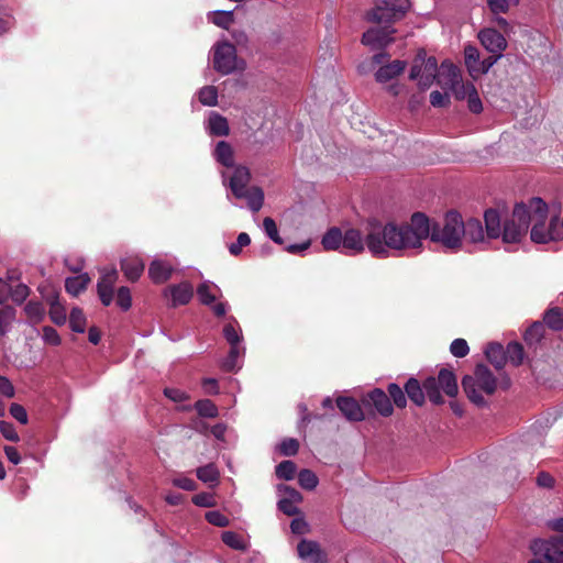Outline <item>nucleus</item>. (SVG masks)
Listing matches in <instances>:
<instances>
[{"label":"nucleus","instance_id":"1","mask_svg":"<svg viewBox=\"0 0 563 563\" xmlns=\"http://www.w3.org/2000/svg\"><path fill=\"white\" fill-rule=\"evenodd\" d=\"M432 242L441 243L445 249L457 251L462 246L463 219L454 210L446 212L443 223H430L422 212H415L410 222L397 224L383 223L379 220L369 222L367 235L368 251L375 257H387L389 250L406 251L420 249L427 238Z\"/></svg>","mask_w":563,"mask_h":563},{"label":"nucleus","instance_id":"2","mask_svg":"<svg viewBox=\"0 0 563 563\" xmlns=\"http://www.w3.org/2000/svg\"><path fill=\"white\" fill-rule=\"evenodd\" d=\"M404 389L408 397L416 406L421 407L429 399L435 406L443 405L444 398L441 390L448 397H455L459 393V386L455 374L448 368H441L438 376H429L422 383L417 378L410 377Z\"/></svg>","mask_w":563,"mask_h":563},{"label":"nucleus","instance_id":"3","mask_svg":"<svg viewBox=\"0 0 563 563\" xmlns=\"http://www.w3.org/2000/svg\"><path fill=\"white\" fill-rule=\"evenodd\" d=\"M527 207L531 214V221H533L530 232L532 242L544 244L550 241H560L563 239V232L559 227V217L555 216L551 218L549 227L545 228L549 209L548 205L541 198H531Z\"/></svg>","mask_w":563,"mask_h":563},{"label":"nucleus","instance_id":"4","mask_svg":"<svg viewBox=\"0 0 563 563\" xmlns=\"http://www.w3.org/2000/svg\"><path fill=\"white\" fill-rule=\"evenodd\" d=\"M462 388L471 402L486 407L488 404L482 393L493 395L497 389V378L486 365L477 364L472 375L462 378Z\"/></svg>","mask_w":563,"mask_h":563},{"label":"nucleus","instance_id":"5","mask_svg":"<svg viewBox=\"0 0 563 563\" xmlns=\"http://www.w3.org/2000/svg\"><path fill=\"white\" fill-rule=\"evenodd\" d=\"M250 181V169L246 166L239 165L234 168L233 175L229 181V187L235 198L245 199L247 207L253 212H258L264 203V191L258 186L249 187Z\"/></svg>","mask_w":563,"mask_h":563},{"label":"nucleus","instance_id":"6","mask_svg":"<svg viewBox=\"0 0 563 563\" xmlns=\"http://www.w3.org/2000/svg\"><path fill=\"white\" fill-rule=\"evenodd\" d=\"M410 8L409 0H375L366 14L368 22L391 25L401 20Z\"/></svg>","mask_w":563,"mask_h":563},{"label":"nucleus","instance_id":"7","mask_svg":"<svg viewBox=\"0 0 563 563\" xmlns=\"http://www.w3.org/2000/svg\"><path fill=\"white\" fill-rule=\"evenodd\" d=\"M531 214L526 203H516L510 219L505 220L500 236L505 243H518L527 234Z\"/></svg>","mask_w":563,"mask_h":563},{"label":"nucleus","instance_id":"8","mask_svg":"<svg viewBox=\"0 0 563 563\" xmlns=\"http://www.w3.org/2000/svg\"><path fill=\"white\" fill-rule=\"evenodd\" d=\"M438 76V62L433 56H427L423 48L419 49L412 60L409 74L410 80H418L421 90L428 89Z\"/></svg>","mask_w":563,"mask_h":563},{"label":"nucleus","instance_id":"9","mask_svg":"<svg viewBox=\"0 0 563 563\" xmlns=\"http://www.w3.org/2000/svg\"><path fill=\"white\" fill-rule=\"evenodd\" d=\"M213 68L221 75H229L235 70H243L245 63L239 59L236 48L229 42H220L213 47Z\"/></svg>","mask_w":563,"mask_h":563},{"label":"nucleus","instance_id":"10","mask_svg":"<svg viewBox=\"0 0 563 563\" xmlns=\"http://www.w3.org/2000/svg\"><path fill=\"white\" fill-rule=\"evenodd\" d=\"M438 84L449 86L457 100L466 99L471 93L468 87H475L471 81L463 82L459 67L446 63L441 65Z\"/></svg>","mask_w":563,"mask_h":563},{"label":"nucleus","instance_id":"11","mask_svg":"<svg viewBox=\"0 0 563 563\" xmlns=\"http://www.w3.org/2000/svg\"><path fill=\"white\" fill-rule=\"evenodd\" d=\"M363 406L367 416L373 415V409L383 417H389L394 412L389 396L380 388H374L363 396Z\"/></svg>","mask_w":563,"mask_h":563},{"label":"nucleus","instance_id":"12","mask_svg":"<svg viewBox=\"0 0 563 563\" xmlns=\"http://www.w3.org/2000/svg\"><path fill=\"white\" fill-rule=\"evenodd\" d=\"M532 549L536 554L543 556L548 563H563V543L560 537L536 541Z\"/></svg>","mask_w":563,"mask_h":563},{"label":"nucleus","instance_id":"13","mask_svg":"<svg viewBox=\"0 0 563 563\" xmlns=\"http://www.w3.org/2000/svg\"><path fill=\"white\" fill-rule=\"evenodd\" d=\"M376 220L371 218L366 223V235L363 238L362 232L357 229H347L343 233L342 252L344 254H360L367 245V235L369 232V222ZM368 249V246H366Z\"/></svg>","mask_w":563,"mask_h":563},{"label":"nucleus","instance_id":"14","mask_svg":"<svg viewBox=\"0 0 563 563\" xmlns=\"http://www.w3.org/2000/svg\"><path fill=\"white\" fill-rule=\"evenodd\" d=\"M396 30L391 25L368 29L362 36V43L372 48H383L390 44Z\"/></svg>","mask_w":563,"mask_h":563},{"label":"nucleus","instance_id":"15","mask_svg":"<svg viewBox=\"0 0 563 563\" xmlns=\"http://www.w3.org/2000/svg\"><path fill=\"white\" fill-rule=\"evenodd\" d=\"M335 402L342 415L350 421H362L367 417L363 399L358 402L353 397L340 396Z\"/></svg>","mask_w":563,"mask_h":563},{"label":"nucleus","instance_id":"16","mask_svg":"<svg viewBox=\"0 0 563 563\" xmlns=\"http://www.w3.org/2000/svg\"><path fill=\"white\" fill-rule=\"evenodd\" d=\"M118 279L115 268L103 269L97 284L98 296L103 306L108 307L113 300V286Z\"/></svg>","mask_w":563,"mask_h":563},{"label":"nucleus","instance_id":"17","mask_svg":"<svg viewBox=\"0 0 563 563\" xmlns=\"http://www.w3.org/2000/svg\"><path fill=\"white\" fill-rule=\"evenodd\" d=\"M478 38L482 45L490 53L497 54L498 56L507 47V41L505 36L496 31L495 29H484L478 33Z\"/></svg>","mask_w":563,"mask_h":563},{"label":"nucleus","instance_id":"18","mask_svg":"<svg viewBox=\"0 0 563 563\" xmlns=\"http://www.w3.org/2000/svg\"><path fill=\"white\" fill-rule=\"evenodd\" d=\"M164 292L165 296H170L172 307L185 306L194 297V287L189 282H181L177 285H169Z\"/></svg>","mask_w":563,"mask_h":563},{"label":"nucleus","instance_id":"19","mask_svg":"<svg viewBox=\"0 0 563 563\" xmlns=\"http://www.w3.org/2000/svg\"><path fill=\"white\" fill-rule=\"evenodd\" d=\"M407 67V62L395 59L389 64L383 65L375 73L377 82L385 84L404 73Z\"/></svg>","mask_w":563,"mask_h":563},{"label":"nucleus","instance_id":"20","mask_svg":"<svg viewBox=\"0 0 563 563\" xmlns=\"http://www.w3.org/2000/svg\"><path fill=\"white\" fill-rule=\"evenodd\" d=\"M145 268L144 262L139 256H129L121 261V271L132 283L136 282Z\"/></svg>","mask_w":563,"mask_h":563},{"label":"nucleus","instance_id":"21","mask_svg":"<svg viewBox=\"0 0 563 563\" xmlns=\"http://www.w3.org/2000/svg\"><path fill=\"white\" fill-rule=\"evenodd\" d=\"M173 273V267L161 260H154L148 267V276L155 284L167 282Z\"/></svg>","mask_w":563,"mask_h":563},{"label":"nucleus","instance_id":"22","mask_svg":"<svg viewBox=\"0 0 563 563\" xmlns=\"http://www.w3.org/2000/svg\"><path fill=\"white\" fill-rule=\"evenodd\" d=\"M297 551L302 559H311L313 563H322L323 552L316 541L301 540L297 545Z\"/></svg>","mask_w":563,"mask_h":563},{"label":"nucleus","instance_id":"23","mask_svg":"<svg viewBox=\"0 0 563 563\" xmlns=\"http://www.w3.org/2000/svg\"><path fill=\"white\" fill-rule=\"evenodd\" d=\"M486 234L489 239H497L501 234V220L497 210L488 209L484 213Z\"/></svg>","mask_w":563,"mask_h":563},{"label":"nucleus","instance_id":"24","mask_svg":"<svg viewBox=\"0 0 563 563\" xmlns=\"http://www.w3.org/2000/svg\"><path fill=\"white\" fill-rule=\"evenodd\" d=\"M487 360L494 365L496 369L504 368L506 364V353L501 344L492 342L485 350Z\"/></svg>","mask_w":563,"mask_h":563},{"label":"nucleus","instance_id":"25","mask_svg":"<svg viewBox=\"0 0 563 563\" xmlns=\"http://www.w3.org/2000/svg\"><path fill=\"white\" fill-rule=\"evenodd\" d=\"M463 238L473 243L483 241L484 229L478 219L471 218L466 222L463 221Z\"/></svg>","mask_w":563,"mask_h":563},{"label":"nucleus","instance_id":"26","mask_svg":"<svg viewBox=\"0 0 563 563\" xmlns=\"http://www.w3.org/2000/svg\"><path fill=\"white\" fill-rule=\"evenodd\" d=\"M343 233L340 228H330L322 236L321 244L325 251H336L342 246Z\"/></svg>","mask_w":563,"mask_h":563},{"label":"nucleus","instance_id":"27","mask_svg":"<svg viewBox=\"0 0 563 563\" xmlns=\"http://www.w3.org/2000/svg\"><path fill=\"white\" fill-rule=\"evenodd\" d=\"M15 313L14 307L5 303L2 298H0V335H5L9 332L15 319Z\"/></svg>","mask_w":563,"mask_h":563},{"label":"nucleus","instance_id":"28","mask_svg":"<svg viewBox=\"0 0 563 563\" xmlns=\"http://www.w3.org/2000/svg\"><path fill=\"white\" fill-rule=\"evenodd\" d=\"M208 125L210 134L216 136H227L230 133L229 122L227 118L219 113H212L209 117Z\"/></svg>","mask_w":563,"mask_h":563},{"label":"nucleus","instance_id":"29","mask_svg":"<svg viewBox=\"0 0 563 563\" xmlns=\"http://www.w3.org/2000/svg\"><path fill=\"white\" fill-rule=\"evenodd\" d=\"M90 283V277L88 274H80L78 276L68 277L65 280V289L68 294L73 296H78L81 291H84L88 284Z\"/></svg>","mask_w":563,"mask_h":563},{"label":"nucleus","instance_id":"30","mask_svg":"<svg viewBox=\"0 0 563 563\" xmlns=\"http://www.w3.org/2000/svg\"><path fill=\"white\" fill-rule=\"evenodd\" d=\"M214 156L217 161L225 166V167H233L234 165V156H233V150L232 146L225 142L220 141L214 150Z\"/></svg>","mask_w":563,"mask_h":563},{"label":"nucleus","instance_id":"31","mask_svg":"<svg viewBox=\"0 0 563 563\" xmlns=\"http://www.w3.org/2000/svg\"><path fill=\"white\" fill-rule=\"evenodd\" d=\"M196 474L198 479L211 486L218 484L220 478L219 471L213 463L198 467Z\"/></svg>","mask_w":563,"mask_h":563},{"label":"nucleus","instance_id":"32","mask_svg":"<svg viewBox=\"0 0 563 563\" xmlns=\"http://www.w3.org/2000/svg\"><path fill=\"white\" fill-rule=\"evenodd\" d=\"M506 362L509 361L514 366H520L525 358V350L521 343L510 342L506 350Z\"/></svg>","mask_w":563,"mask_h":563},{"label":"nucleus","instance_id":"33","mask_svg":"<svg viewBox=\"0 0 563 563\" xmlns=\"http://www.w3.org/2000/svg\"><path fill=\"white\" fill-rule=\"evenodd\" d=\"M544 323L536 321L526 330L523 339L528 345H533L539 343L544 338Z\"/></svg>","mask_w":563,"mask_h":563},{"label":"nucleus","instance_id":"34","mask_svg":"<svg viewBox=\"0 0 563 563\" xmlns=\"http://www.w3.org/2000/svg\"><path fill=\"white\" fill-rule=\"evenodd\" d=\"M49 318L51 320L57 324L62 325L66 322V309L65 307L59 302L58 296H54L49 300Z\"/></svg>","mask_w":563,"mask_h":563},{"label":"nucleus","instance_id":"35","mask_svg":"<svg viewBox=\"0 0 563 563\" xmlns=\"http://www.w3.org/2000/svg\"><path fill=\"white\" fill-rule=\"evenodd\" d=\"M387 395L397 408L404 409L407 406L406 391L396 383H390L387 386Z\"/></svg>","mask_w":563,"mask_h":563},{"label":"nucleus","instance_id":"36","mask_svg":"<svg viewBox=\"0 0 563 563\" xmlns=\"http://www.w3.org/2000/svg\"><path fill=\"white\" fill-rule=\"evenodd\" d=\"M544 323L554 331L563 329V310L561 308H551L544 313Z\"/></svg>","mask_w":563,"mask_h":563},{"label":"nucleus","instance_id":"37","mask_svg":"<svg viewBox=\"0 0 563 563\" xmlns=\"http://www.w3.org/2000/svg\"><path fill=\"white\" fill-rule=\"evenodd\" d=\"M87 319L82 309L75 307L70 311L69 325L74 332L84 333L86 330Z\"/></svg>","mask_w":563,"mask_h":563},{"label":"nucleus","instance_id":"38","mask_svg":"<svg viewBox=\"0 0 563 563\" xmlns=\"http://www.w3.org/2000/svg\"><path fill=\"white\" fill-rule=\"evenodd\" d=\"M195 409L200 417L216 418L219 415L218 407L210 399H200L196 401Z\"/></svg>","mask_w":563,"mask_h":563},{"label":"nucleus","instance_id":"39","mask_svg":"<svg viewBox=\"0 0 563 563\" xmlns=\"http://www.w3.org/2000/svg\"><path fill=\"white\" fill-rule=\"evenodd\" d=\"M297 471L296 464L290 460L282 461L276 466V476L280 479L290 481L295 477Z\"/></svg>","mask_w":563,"mask_h":563},{"label":"nucleus","instance_id":"40","mask_svg":"<svg viewBox=\"0 0 563 563\" xmlns=\"http://www.w3.org/2000/svg\"><path fill=\"white\" fill-rule=\"evenodd\" d=\"M198 99L203 106H217L218 89L214 86H205L199 90Z\"/></svg>","mask_w":563,"mask_h":563},{"label":"nucleus","instance_id":"41","mask_svg":"<svg viewBox=\"0 0 563 563\" xmlns=\"http://www.w3.org/2000/svg\"><path fill=\"white\" fill-rule=\"evenodd\" d=\"M222 542L233 550L244 551L246 549V544L243 538L233 531H224L221 536Z\"/></svg>","mask_w":563,"mask_h":563},{"label":"nucleus","instance_id":"42","mask_svg":"<svg viewBox=\"0 0 563 563\" xmlns=\"http://www.w3.org/2000/svg\"><path fill=\"white\" fill-rule=\"evenodd\" d=\"M298 483L303 489L312 490L317 487L319 479L311 470L303 468L298 473Z\"/></svg>","mask_w":563,"mask_h":563},{"label":"nucleus","instance_id":"43","mask_svg":"<svg viewBox=\"0 0 563 563\" xmlns=\"http://www.w3.org/2000/svg\"><path fill=\"white\" fill-rule=\"evenodd\" d=\"M464 59L465 65L471 74L474 71H479V67L477 66L479 62V52L475 46L467 45L464 48Z\"/></svg>","mask_w":563,"mask_h":563},{"label":"nucleus","instance_id":"44","mask_svg":"<svg viewBox=\"0 0 563 563\" xmlns=\"http://www.w3.org/2000/svg\"><path fill=\"white\" fill-rule=\"evenodd\" d=\"M25 314L32 322H38L44 316V307L40 301L30 300L24 307Z\"/></svg>","mask_w":563,"mask_h":563},{"label":"nucleus","instance_id":"45","mask_svg":"<svg viewBox=\"0 0 563 563\" xmlns=\"http://www.w3.org/2000/svg\"><path fill=\"white\" fill-rule=\"evenodd\" d=\"M240 354L241 349L239 345H230L228 356L222 362V369L228 373L233 372L236 368Z\"/></svg>","mask_w":563,"mask_h":563},{"label":"nucleus","instance_id":"46","mask_svg":"<svg viewBox=\"0 0 563 563\" xmlns=\"http://www.w3.org/2000/svg\"><path fill=\"white\" fill-rule=\"evenodd\" d=\"M263 228H264L265 233L272 241H274L275 243H277L279 245L284 244V240L280 238V235L278 233V229H277V225H276V222L274 219L266 217L263 220Z\"/></svg>","mask_w":563,"mask_h":563},{"label":"nucleus","instance_id":"47","mask_svg":"<svg viewBox=\"0 0 563 563\" xmlns=\"http://www.w3.org/2000/svg\"><path fill=\"white\" fill-rule=\"evenodd\" d=\"M197 295L202 305L211 306L216 301V296L211 294L208 282H203L197 287Z\"/></svg>","mask_w":563,"mask_h":563},{"label":"nucleus","instance_id":"48","mask_svg":"<svg viewBox=\"0 0 563 563\" xmlns=\"http://www.w3.org/2000/svg\"><path fill=\"white\" fill-rule=\"evenodd\" d=\"M299 442L297 439L287 438L279 444V452L284 456H294L298 453Z\"/></svg>","mask_w":563,"mask_h":563},{"label":"nucleus","instance_id":"49","mask_svg":"<svg viewBox=\"0 0 563 563\" xmlns=\"http://www.w3.org/2000/svg\"><path fill=\"white\" fill-rule=\"evenodd\" d=\"M117 305L123 310L128 311L132 306V296L128 287L122 286L117 292Z\"/></svg>","mask_w":563,"mask_h":563},{"label":"nucleus","instance_id":"50","mask_svg":"<svg viewBox=\"0 0 563 563\" xmlns=\"http://www.w3.org/2000/svg\"><path fill=\"white\" fill-rule=\"evenodd\" d=\"M450 352L455 357H465L470 352V346L464 339H455L450 345Z\"/></svg>","mask_w":563,"mask_h":563},{"label":"nucleus","instance_id":"51","mask_svg":"<svg viewBox=\"0 0 563 563\" xmlns=\"http://www.w3.org/2000/svg\"><path fill=\"white\" fill-rule=\"evenodd\" d=\"M468 89H471V93L466 98L467 99L468 110L472 113L478 114V113H481L483 111L482 100H481V98L478 96V92H477L475 87H468Z\"/></svg>","mask_w":563,"mask_h":563},{"label":"nucleus","instance_id":"52","mask_svg":"<svg viewBox=\"0 0 563 563\" xmlns=\"http://www.w3.org/2000/svg\"><path fill=\"white\" fill-rule=\"evenodd\" d=\"M251 243V238L247 233L245 232H241L239 235H238V239H236V242L232 243L230 246H229V251L230 253L233 255V256H238L241 254L242 252V249L244 246H247L250 245Z\"/></svg>","mask_w":563,"mask_h":563},{"label":"nucleus","instance_id":"53","mask_svg":"<svg viewBox=\"0 0 563 563\" xmlns=\"http://www.w3.org/2000/svg\"><path fill=\"white\" fill-rule=\"evenodd\" d=\"M206 520L216 526V527H219V528H224V527H228L230 521L228 519L227 516H224L223 514H221L220 511L218 510H211V511H208L206 514Z\"/></svg>","mask_w":563,"mask_h":563},{"label":"nucleus","instance_id":"54","mask_svg":"<svg viewBox=\"0 0 563 563\" xmlns=\"http://www.w3.org/2000/svg\"><path fill=\"white\" fill-rule=\"evenodd\" d=\"M234 16L231 11H218L214 14L213 23L222 29L228 30L229 26L233 23Z\"/></svg>","mask_w":563,"mask_h":563},{"label":"nucleus","instance_id":"55","mask_svg":"<svg viewBox=\"0 0 563 563\" xmlns=\"http://www.w3.org/2000/svg\"><path fill=\"white\" fill-rule=\"evenodd\" d=\"M30 295V288L25 284H19L10 289V296L18 305L22 303Z\"/></svg>","mask_w":563,"mask_h":563},{"label":"nucleus","instance_id":"56","mask_svg":"<svg viewBox=\"0 0 563 563\" xmlns=\"http://www.w3.org/2000/svg\"><path fill=\"white\" fill-rule=\"evenodd\" d=\"M0 432L4 439L11 442H19L20 437L13 426V423L8 421H0Z\"/></svg>","mask_w":563,"mask_h":563},{"label":"nucleus","instance_id":"57","mask_svg":"<svg viewBox=\"0 0 563 563\" xmlns=\"http://www.w3.org/2000/svg\"><path fill=\"white\" fill-rule=\"evenodd\" d=\"M223 336L228 341L230 345H239L242 336L239 334L235 327L231 323H228L223 328Z\"/></svg>","mask_w":563,"mask_h":563},{"label":"nucleus","instance_id":"58","mask_svg":"<svg viewBox=\"0 0 563 563\" xmlns=\"http://www.w3.org/2000/svg\"><path fill=\"white\" fill-rule=\"evenodd\" d=\"M164 395L174 402H183L189 399V395L179 388L166 387Z\"/></svg>","mask_w":563,"mask_h":563},{"label":"nucleus","instance_id":"59","mask_svg":"<svg viewBox=\"0 0 563 563\" xmlns=\"http://www.w3.org/2000/svg\"><path fill=\"white\" fill-rule=\"evenodd\" d=\"M430 103L435 108L448 107L450 104L449 95L434 90L430 93Z\"/></svg>","mask_w":563,"mask_h":563},{"label":"nucleus","instance_id":"60","mask_svg":"<svg viewBox=\"0 0 563 563\" xmlns=\"http://www.w3.org/2000/svg\"><path fill=\"white\" fill-rule=\"evenodd\" d=\"M9 410H10V415L15 420H18L20 423H22V424H26L27 423V412H26L25 408L22 405L13 402V404H11Z\"/></svg>","mask_w":563,"mask_h":563},{"label":"nucleus","instance_id":"61","mask_svg":"<svg viewBox=\"0 0 563 563\" xmlns=\"http://www.w3.org/2000/svg\"><path fill=\"white\" fill-rule=\"evenodd\" d=\"M192 503L198 507H213L216 501L212 494L199 493L192 497Z\"/></svg>","mask_w":563,"mask_h":563},{"label":"nucleus","instance_id":"62","mask_svg":"<svg viewBox=\"0 0 563 563\" xmlns=\"http://www.w3.org/2000/svg\"><path fill=\"white\" fill-rule=\"evenodd\" d=\"M487 4L494 14L507 13L510 7L508 0H487Z\"/></svg>","mask_w":563,"mask_h":563},{"label":"nucleus","instance_id":"63","mask_svg":"<svg viewBox=\"0 0 563 563\" xmlns=\"http://www.w3.org/2000/svg\"><path fill=\"white\" fill-rule=\"evenodd\" d=\"M43 339L46 343L51 345H59L60 344V336L58 332L52 328V327H44L43 328Z\"/></svg>","mask_w":563,"mask_h":563},{"label":"nucleus","instance_id":"64","mask_svg":"<svg viewBox=\"0 0 563 563\" xmlns=\"http://www.w3.org/2000/svg\"><path fill=\"white\" fill-rule=\"evenodd\" d=\"M173 485L184 490L194 492L197 488V484L189 477H178L173 479Z\"/></svg>","mask_w":563,"mask_h":563}]
</instances>
